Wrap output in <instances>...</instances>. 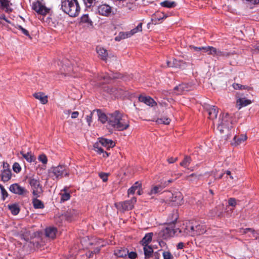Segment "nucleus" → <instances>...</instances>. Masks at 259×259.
I'll list each match as a JSON object with an SVG mask.
<instances>
[{
	"mask_svg": "<svg viewBox=\"0 0 259 259\" xmlns=\"http://www.w3.org/2000/svg\"><path fill=\"white\" fill-rule=\"evenodd\" d=\"M95 112L96 110H93L92 112H91L90 114L87 115L85 117L86 120L89 126L91 125V123L92 122L93 115Z\"/></svg>",
	"mask_w": 259,
	"mask_h": 259,
	"instance_id": "46",
	"label": "nucleus"
},
{
	"mask_svg": "<svg viewBox=\"0 0 259 259\" xmlns=\"http://www.w3.org/2000/svg\"><path fill=\"white\" fill-rule=\"evenodd\" d=\"M205 49L206 50V51H209V55H212L213 57H216L218 58L220 57L228 58L233 55V54L231 52L222 51L213 47H208V48H206Z\"/></svg>",
	"mask_w": 259,
	"mask_h": 259,
	"instance_id": "7",
	"label": "nucleus"
},
{
	"mask_svg": "<svg viewBox=\"0 0 259 259\" xmlns=\"http://www.w3.org/2000/svg\"><path fill=\"white\" fill-rule=\"evenodd\" d=\"M33 97L40 101V103L42 104H46L48 103V97L45 95L44 93L38 92L35 93L33 94Z\"/></svg>",
	"mask_w": 259,
	"mask_h": 259,
	"instance_id": "23",
	"label": "nucleus"
},
{
	"mask_svg": "<svg viewBox=\"0 0 259 259\" xmlns=\"http://www.w3.org/2000/svg\"><path fill=\"white\" fill-rule=\"evenodd\" d=\"M143 249L144 252V254L145 256V259H148L150 257H152L153 249L152 247L150 245H145L143 246Z\"/></svg>",
	"mask_w": 259,
	"mask_h": 259,
	"instance_id": "33",
	"label": "nucleus"
},
{
	"mask_svg": "<svg viewBox=\"0 0 259 259\" xmlns=\"http://www.w3.org/2000/svg\"><path fill=\"white\" fill-rule=\"evenodd\" d=\"M57 230L55 227H48L45 229L46 236L51 239H54L56 237Z\"/></svg>",
	"mask_w": 259,
	"mask_h": 259,
	"instance_id": "24",
	"label": "nucleus"
},
{
	"mask_svg": "<svg viewBox=\"0 0 259 259\" xmlns=\"http://www.w3.org/2000/svg\"><path fill=\"white\" fill-rule=\"evenodd\" d=\"M38 197H34L32 199V204L34 208L35 209H42L44 208L45 206L43 202L37 199Z\"/></svg>",
	"mask_w": 259,
	"mask_h": 259,
	"instance_id": "35",
	"label": "nucleus"
},
{
	"mask_svg": "<svg viewBox=\"0 0 259 259\" xmlns=\"http://www.w3.org/2000/svg\"><path fill=\"white\" fill-rule=\"evenodd\" d=\"M153 235V233H148L146 234L145 236L140 241V244L142 246L149 245V243L152 241Z\"/></svg>",
	"mask_w": 259,
	"mask_h": 259,
	"instance_id": "26",
	"label": "nucleus"
},
{
	"mask_svg": "<svg viewBox=\"0 0 259 259\" xmlns=\"http://www.w3.org/2000/svg\"><path fill=\"white\" fill-rule=\"evenodd\" d=\"M163 256L164 259H172L173 258L172 255L169 251H164L163 252Z\"/></svg>",
	"mask_w": 259,
	"mask_h": 259,
	"instance_id": "51",
	"label": "nucleus"
},
{
	"mask_svg": "<svg viewBox=\"0 0 259 259\" xmlns=\"http://www.w3.org/2000/svg\"><path fill=\"white\" fill-rule=\"evenodd\" d=\"M142 30V23H140L138 26L135 28L131 30L130 32V34L131 36H132L134 34L137 33L138 32H141Z\"/></svg>",
	"mask_w": 259,
	"mask_h": 259,
	"instance_id": "43",
	"label": "nucleus"
},
{
	"mask_svg": "<svg viewBox=\"0 0 259 259\" xmlns=\"http://www.w3.org/2000/svg\"><path fill=\"white\" fill-rule=\"evenodd\" d=\"M160 5L163 7L167 8H172L177 6V4L174 1H170L168 0L164 1L160 3Z\"/></svg>",
	"mask_w": 259,
	"mask_h": 259,
	"instance_id": "36",
	"label": "nucleus"
},
{
	"mask_svg": "<svg viewBox=\"0 0 259 259\" xmlns=\"http://www.w3.org/2000/svg\"><path fill=\"white\" fill-rule=\"evenodd\" d=\"M245 3L250 5H256L259 4V0H243Z\"/></svg>",
	"mask_w": 259,
	"mask_h": 259,
	"instance_id": "53",
	"label": "nucleus"
},
{
	"mask_svg": "<svg viewBox=\"0 0 259 259\" xmlns=\"http://www.w3.org/2000/svg\"><path fill=\"white\" fill-rule=\"evenodd\" d=\"M184 246V243L181 242H179L177 244V248L178 249H182L183 248Z\"/></svg>",
	"mask_w": 259,
	"mask_h": 259,
	"instance_id": "61",
	"label": "nucleus"
},
{
	"mask_svg": "<svg viewBox=\"0 0 259 259\" xmlns=\"http://www.w3.org/2000/svg\"><path fill=\"white\" fill-rule=\"evenodd\" d=\"M128 249L124 247H117L114 250V254L119 257H126L127 255Z\"/></svg>",
	"mask_w": 259,
	"mask_h": 259,
	"instance_id": "17",
	"label": "nucleus"
},
{
	"mask_svg": "<svg viewBox=\"0 0 259 259\" xmlns=\"http://www.w3.org/2000/svg\"><path fill=\"white\" fill-rule=\"evenodd\" d=\"M192 222L193 236L202 234L206 232V226L204 224H199L196 222Z\"/></svg>",
	"mask_w": 259,
	"mask_h": 259,
	"instance_id": "9",
	"label": "nucleus"
},
{
	"mask_svg": "<svg viewBox=\"0 0 259 259\" xmlns=\"http://www.w3.org/2000/svg\"><path fill=\"white\" fill-rule=\"evenodd\" d=\"M141 187V183L137 182L128 190V194H134L138 188Z\"/></svg>",
	"mask_w": 259,
	"mask_h": 259,
	"instance_id": "37",
	"label": "nucleus"
},
{
	"mask_svg": "<svg viewBox=\"0 0 259 259\" xmlns=\"http://www.w3.org/2000/svg\"><path fill=\"white\" fill-rule=\"evenodd\" d=\"M167 186V184L166 183V182H164V183L161 182L160 184L153 186L150 192H149V194L152 195L157 194L161 192L163 190V189L166 187Z\"/></svg>",
	"mask_w": 259,
	"mask_h": 259,
	"instance_id": "18",
	"label": "nucleus"
},
{
	"mask_svg": "<svg viewBox=\"0 0 259 259\" xmlns=\"http://www.w3.org/2000/svg\"><path fill=\"white\" fill-rule=\"evenodd\" d=\"M160 255L158 252H155L154 253V252L153 253L152 256L154 257V258L155 259H159L160 257Z\"/></svg>",
	"mask_w": 259,
	"mask_h": 259,
	"instance_id": "62",
	"label": "nucleus"
},
{
	"mask_svg": "<svg viewBox=\"0 0 259 259\" xmlns=\"http://www.w3.org/2000/svg\"><path fill=\"white\" fill-rule=\"evenodd\" d=\"M87 7L90 8L95 4V0H83Z\"/></svg>",
	"mask_w": 259,
	"mask_h": 259,
	"instance_id": "48",
	"label": "nucleus"
},
{
	"mask_svg": "<svg viewBox=\"0 0 259 259\" xmlns=\"http://www.w3.org/2000/svg\"><path fill=\"white\" fill-rule=\"evenodd\" d=\"M108 175L106 173L101 172L99 174V176L102 179L103 182H106L108 180Z\"/></svg>",
	"mask_w": 259,
	"mask_h": 259,
	"instance_id": "54",
	"label": "nucleus"
},
{
	"mask_svg": "<svg viewBox=\"0 0 259 259\" xmlns=\"http://www.w3.org/2000/svg\"><path fill=\"white\" fill-rule=\"evenodd\" d=\"M22 31V32L26 36H28L29 38H31L30 37V35H29V33L28 32V31L26 29H25V28H22L21 30Z\"/></svg>",
	"mask_w": 259,
	"mask_h": 259,
	"instance_id": "58",
	"label": "nucleus"
},
{
	"mask_svg": "<svg viewBox=\"0 0 259 259\" xmlns=\"http://www.w3.org/2000/svg\"><path fill=\"white\" fill-rule=\"evenodd\" d=\"M38 159L39 161L41 162L43 164H46L48 162V158L45 154H40L38 157Z\"/></svg>",
	"mask_w": 259,
	"mask_h": 259,
	"instance_id": "45",
	"label": "nucleus"
},
{
	"mask_svg": "<svg viewBox=\"0 0 259 259\" xmlns=\"http://www.w3.org/2000/svg\"><path fill=\"white\" fill-rule=\"evenodd\" d=\"M128 258L131 259H135L137 257V254L136 252L132 251L127 253Z\"/></svg>",
	"mask_w": 259,
	"mask_h": 259,
	"instance_id": "55",
	"label": "nucleus"
},
{
	"mask_svg": "<svg viewBox=\"0 0 259 259\" xmlns=\"http://www.w3.org/2000/svg\"><path fill=\"white\" fill-rule=\"evenodd\" d=\"M136 201V198L134 197L130 200H126L120 202L119 205L121 206L123 210H129L132 209L134 208V204Z\"/></svg>",
	"mask_w": 259,
	"mask_h": 259,
	"instance_id": "11",
	"label": "nucleus"
},
{
	"mask_svg": "<svg viewBox=\"0 0 259 259\" xmlns=\"http://www.w3.org/2000/svg\"><path fill=\"white\" fill-rule=\"evenodd\" d=\"M112 11L111 7L107 4H102L98 6V12L102 16H107L110 14Z\"/></svg>",
	"mask_w": 259,
	"mask_h": 259,
	"instance_id": "12",
	"label": "nucleus"
},
{
	"mask_svg": "<svg viewBox=\"0 0 259 259\" xmlns=\"http://www.w3.org/2000/svg\"><path fill=\"white\" fill-rule=\"evenodd\" d=\"M228 204L229 206L235 207L236 204V200L234 198H230L228 199Z\"/></svg>",
	"mask_w": 259,
	"mask_h": 259,
	"instance_id": "50",
	"label": "nucleus"
},
{
	"mask_svg": "<svg viewBox=\"0 0 259 259\" xmlns=\"http://www.w3.org/2000/svg\"><path fill=\"white\" fill-rule=\"evenodd\" d=\"M232 120L228 113L223 114L220 116L216 124L217 130L221 133H228L232 127Z\"/></svg>",
	"mask_w": 259,
	"mask_h": 259,
	"instance_id": "3",
	"label": "nucleus"
},
{
	"mask_svg": "<svg viewBox=\"0 0 259 259\" xmlns=\"http://www.w3.org/2000/svg\"><path fill=\"white\" fill-rule=\"evenodd\" d=\"M10 191L16 194L19 195H24L28 193V191L24 188L20 186L18 184H13L10 186Z\"/></svg>",
	"mask_w": 259,
	"mask_h": 259,
	"instance_id": "10",
	"label": "nucleus"
},
{
	"mask_svg": "<svg viewBox=\"0 0 259 259\" xmlns=\"http://www.w3.org/2000/svg\"><path fill=\"white\" fill-rule=\"evenodd\" d=\"M20 154H21L23 157L28 162L31 163L34 162L35 160V156L30 152L25 153L23 151H21Z\"/></svg>",
	"mask_w": 259,
	"mask_h": 259,
	"instance_id": "32",
	"label": "nucleus"
},
{
	"mask_svg": "<svg viewBox=\"0 0 259 259\" xmlns=\"http://www.w3.org/2000/svg\"><path fill=\"white\" fill-rule=\"evenodd\" d=\"M28 182L32 189V194L34 197H39L43 191L38 179L33 177L27 178Z\"/></svg>",
	"mask_w": 259,
	"mask_h": 259,
	"instance_id": "4",
	"label": "nucleus"
},
{
	"mask_svg": "<svg viewBox=\"0 0 259 259\" xmlns=\"http://www.w3.org/2000/svg\"><path fill=\"white\" fill-rule=\"evenodd\" d=\"M175 93L177 95L183 94L185 91L189 90V87L186 83H182L176 86L174 89Z\"/></svg>",
	"mask_w": 259,
	"mask_h": 259,
	"instance_id": "16",
	"label": "nucleus"
},
{
	"mask_svg": "<svg viewBox=\"0 0 259 259\" xmlns=\"http://www.w3.org/2000/svg\"><path fill=\"white\" fill-rule=\"evenodd\" d=\"M50 173L51 175H53L52 177H55L56 179H60L64 176H68L69 174L64 165H58L52 167Z\"/></svg>",
	"mask_w": 259,
	"mask_h": 259,
	"instance_id": "5",
	"label": "nucleus"
},
{
	"mask_svg": "<svg viewBox=\"0 0 259 259\" xmlns=\"http://www.w3.org/2000/svg\"><path fill=\"white\" fill-rule=\"evenodd\" d=\"M205 109L208 112L209 119L213 120L216 118L218 113V108L217 107L212 105H207L205 106Z\"/></svg>",
	"mask_w": 259,
	"mask_h": 259,
	"instance_id": "13",
	"label": "nucleus"
},
{
	"mask_svg": "<svg viewBox=\"0 0 259 259\" xmlns=\"http://www.w3.org/2000/svg\"><path fill=\"white\" fill-rule=\"evenodd\" d=\"M127 9L131 11H134L136 9V5L133 3H127L126 5Z\"/></svg>",
	"mask_w": 259,
	"mask_h": 259,
	"instance_id": "49",
	"label": "nucleus"
},
{
	"mask_svg": "<svg viewBox=\"0 0 259 259\" xmlns=\"http://www.w3.org/2000/svg\"><path fill=\"white\" fill-rule=\"evenodd\" d=\"M170 121H171V120L169 118L166 117H163L162 118H158L156 120V122L158 124H162H162H169Z\"/></svg>",
	"mask_w": 259,
	"mask_h": 259,
	"instance_id": "41",
	"label": "nucleus"
},
{
	"mask_svg": "<svg viewBox=\"0 0 259 259\" xmlns=\"http://www.w3.org/2000/svg\"><path fill=\"white\" fill-rule=\"evenodd\" d=\"M109 125L118 131L125 130L130 126L127 117L118 111L109 114Z\"/></svg>",
	"mask_w": 259,
	"mask_h": 259,
	"instance_id": "1",
	"label": "nucleus"
},
{
	"mask_svg": "<svg viewBox=\"0 0 259 259\" xmlns=\"http://www.w3.org/2000/svg\"><path fill=\"white\" fill-rule=\"evenodd\" d=\"M12 173L10 169L3 170L1 174V179L4 182H8L11 179Z\"/></svg>",
	"mask_w": 259,
	"mask_h": 259,
	"instance_id": "27",
	"label": "nucleus"
},
{
	"mask_svg": "<svg viewBox=\"0 0 259 259\" xmlns=\"http://www.w3.org/2000/svg\"><path fill=\"white\" fill-rule=\"evenodd\" d=\"M9 208L13 215H17L20 211V208L16 204L9 205Z\"/></svg>",
	"mask_w": 259,
	"mask_h": 259,
	"instance_id": "38",
	"label": "nucleus"
},
{
	"mask_svg": "<svg viewBox=\"0 0 259 259\" xmlns=\"http://www.w3.org/2000/svg\"><path fill=\"white\" fill-rule=\"evenodd\" d=\"M0 188L1 189L2 194L3 195H4L5 194H6L7 195H8L7 191L5 190L4 187L1 185H0Z\"/></svg>",
	"mask_w": 259,
	"mask_h": 259,
	"instance_id": "63",
	"label": "nucleus"
},
{
	"mask_svg": "<svg viewBox=\"0 0 259 259\" xmlns=\"http://www.w3.org/2000/svg\"><path fill=\"white\" fill-rule=\"evenodd\" d=\"M179 215L177 211H173L168 216L167 221L168 224L173 225L178 219Z\"/></svg>",
	"mask_w": 259,
	"mask_h": 259,
	"instance_id": "28",
	"label": "nucleus"
},
{
	"mask_svg": "<svg viewBox=\"0 0 259 259\" xmlns=\"http://www.w3.org/2000/svg\"><path fill=\"white\" fill-rule=\"evenodd\" d=\"M167 16L163 12H157L155 13L152 16V20L153 23L156 24L158 21H159L164 18H166Z\"/></svg>",
	"mask_w": 259,
	"mask_h": 259,
	"instance_id": "22",
	"label": "nucleus"
},
{
	"mask_svg": "<svg viewBox=\"0 0 259 259\" xmlns=\"http://www.w3.org/2000/svg\"><path fill=\"white\" fill-rule=\"evenodd\" d=\"M13 169L15 172L19 173L21 170V167L18 162H15L13 165Z\"/></svg>",
	"mask_w": 259,
	"mask_h": 259,
	"instance_id": "47",
	"label": "nucleus"
},
{
	"mask_svg": "<svg viewBox=\"0 0 259 259\" xmlns=\"http://www.w3.org/2000/svg\"><path fill=\"white\" fill-rule=\"evenodd\" d=\"M131 36V34H130V32H121L119 33L118 35L115 37V39L116 41H120L122 39H125Z\"/></svg>",
	"mask_w": 259,
	"mask_h": 259,
	"instance_id": "39",
	"label": "nucleus"
},
{
	"mask_svg": "<svg viewBox=\"0 0 259 259\" xmlns=\"http://www.w3.org/2000/svg\"><path fill=\"white\" fill-rule=\"evenodd\" d=\"M9 165L7 162H3V170H5V169H10L9 168Z\"/></svg>",
	"mask_w": 259,
	"mask_h": 259,
	"instance_id": "64",
	"label": "nucleus"
},
{
	"mask_svg": "<svg viewBox=\"0 0 259 259\" xmlns=\"http://www.w3.org/2000/svg\"><path fill=\"white\" fill-rule=\"evenodd\" d=\"M191 158L189 156H185L184 160L180 163V165L184 167H187L191 163Z\"/></svg>",
	"mask_w": 259,
	"mask_h": 259,
	"instance_id": "42",
	"label": "nucleus"
},
{
	"mask_svg": "<svg viewBox=\"0 0 259 259\" xmlns=\"http://www.w3.org/2000/svg\"><path fill=\"white\" fill-rule=\"evenodd\" d=\"M96 51L99 56L102 60L104 61L107 60L108 53L106 50L102 47H97L96 48Z\"/></svg>",
	"mask_w": 259,
	"mask_h": 259,
	"instance_id": "29",
	"label": "nucleus"
},
{
	"mask_svg": "<svg viewBox=\"0 0 259 259\" xmlns=\"http://www.w3.org/2000/svg\"><path fill=\"white\" fill-rule=\"evenodd\" d=\"M178 160L177 158L169 157L167 159V161L169 163H173Z\"/></svg>",
	"mask_w": 259,
	"mask_h": 259,
	"instance_id": "57",
	"label": "nucleus"
},
{
	"mask_svg": "<svg viewBox=\"0 0 259 259\" xmlns=\"http://www.w3.org/2000/svg\"><path fill=\"white\" fill-rule=\"evenodd\" d=\"M139 100L140 102H143L145 104L151 107H153L156 105V103L154 100L150 97L140 96L139 97Z\"/></svg>",
	"mask_w": 259,
	"mask_h": 259,
	"instance_id": "15",
	"label": "nucleus"
},
{
	"mask_svg": "<svg viewBox=\"0 0 259 259\" xmlns=\"http://www.w3.org/2000/svg\"><path fill=\"white\" fill-rule=\"evenodd\" d=\"M185 227L182 228V229H177L176 230L172 229L173 231L174 234H175L177 232V231L181 234H182V236L185 237L186 236H193V222H186L184 225Z\"/></svg>",
	"mask_w": 259,
	"mask_h": 259,
	"instance_id": "8",
	"label": "nucleus"
},
{
	"mask_svg": "<svg viewBox=\"0 0 259 259\" xmlns=\"http://www.w3.org/2000/svg\"><path fill=\"white\" fill-rule=\"evenodd\" d=\"M99 144H101L103 146L105 147L107 149L113 147L115 145V143L112 140L105 138L100 139Z\"/></svg>",
	"mask_w": 259,
	"mask_h": 259,
	"instance_id": "21",
	"label": "nucleus"
},
{
	"mask_svg": "<svg viewBox=\"0 0 259 259\" xmlns=\"http://www.w3.org/2000/svg\"><path fill=\"white\" fill-rule=\"evenodd\" d=\"M247 139V137L245 135H241L239 136H235L233 138V144L238 145L244 142Z\"/></svg>",
	"mask_w": 259,
	"mask_h": 259,
	"instance_id": "34",
	"label": "nucleus"
},
{
	"mask_svg": "<svg viewBox=\"0 0 259 259\" xmlns=\"http://www.w3.org/2000/svg\"><path fill=\"white\" fill-rule=\"evenodd\" d=\"M233 87L235 90H238V89L249 90V88L247 86L242 85L239 83H234L233 84Z\"/></svg>",
	"mask_w": 259,
	"mask_h": 259,
	"instance_id": "44",
	"label": "nucleus"
},
{
	"mask_svg": "<svg viewBox=\"0 0 259 259\" xmlns=\"http://www.w3.org/2000/svg\"><path fill=\"white\" fill-rule=\"evenodd\" d=\"M79 115V113L77 111H74L71 114V118H76L78 117Z\"/></svg>",
	"mask_w": 259,
	"mask_h": 259,
	"instance_id": "60",
	"label": "nucleus"
},
{
	"mask_svg": "<svg viewBox=\"0 0 259 259\" xmlns=\"http://www.w3.org/2000/svg\"><path fill=\"white\" fill-rule=\"evenodd\" d=\"M32 9L35 11L38 14L42 16H46L51 12V9L47 7L45 5L42 4L38 1L33 3Z\"/></svg>",
	"mask_w": 259,
	"mask_h": 259,
	"instance_id": "6",
	"label": "nucleus"
},
{
	"mask_svg": "<svg viewBox=\"0 0 259 259\" xmlns=\"http://www.w3.org/2000/svg\"><path fill=\"white\" fill-rule=\"evenodd\" d=\"M96 112L97 113L98 120L102 123H105L107 121L109 124V114L108 115L105 114L104 113L102 112L100 109L96 110Z\"/></svg>",
	"mask_w": 259,
	"mask_h": 259,
	"instance_id": "19",
	"label": "nucleus"
},
{
	"mask_svg": "<svg viewBox=\"0 0 259 259\" xmlns=\"http://www.w3.org/2000/svg\"><path fill=\"white\" fill-rule=\"evenodd\" d=\"M60 6L62 11L71 17L77 16L80 11L77 0H61Z\"/></svg>",
	"mask_w": 259,
	"mask_h": 259,
	"instance_id": "2",
	"label": "nucleus"
},
{
	"mask_svg": "<svg viewBox=\"0 0 259 259\" xmlns=\"http://www.w3.org/2000/svg\"><path fill=\"white\" fill-rule=\"evenodd\" d=\"M59 195L61 196V202H64L69 200L71 196L70 193L68 191V188L67 187H65L61 190Z\"/></svg>",
	"mask_w": 259,
	"mask_h": 259,
	"instance_id": "14",
	"label": "nucleus"
},
{
	"mask_svg": "<svg viewBox=\"0 0 259 259\" xmlns=\"http://www.w3.org/2000/svg\"><path fill=\"white\" fill-rule=\"evenodd\" d=\"M209 46L208 47H193V48L194 49V50H195L196 51H201V50H203L205 52H207L208 53H209V51H206L205 49H206V48H208Z\"/></svg>",
	"mask_w": 259,
	"mask_h": 259,
	"instance_id": "56",
	"label": "nucleus"
},
{
	"mask_svg": "<svg viewBox=\"0 0 259 259\" xmlns=\"http://www.w3.org/2000/svg\"><path fill=\"white\" fill-rule=\"evenodd\" d=\"M9 6V2L8 0H0V6L3 8Z\"/></svg>",
	"mask_w": 259,
	"mask_h": 259,
	"instance_id": "52",
	"label": "nucleus"
},
{
	"mask_svg": "<svg viewBox=\"0 0 259 259\" xmlns=\"http://www.w3.org/2000/svg\"><path fill=\"white\" fill-rule=\"evenodd\" d=\"M251 103L250 100L246 99L245 98H239L236 101V105L238 109H240L242 107L246 106Z\"/></svg>",
	"mask_w": 259,
	"mask_h": 259,
	"instance_id": "20",
	"label": "nucleus"
},
{
	"mask_svg": "<svg viewBox=\"0 0 259 259\" xmlns=\"http://www.w3.org/2000/svg\"><path fill=\"white\" fill-rule=\"evenodd\" d=\"M1 20H4L7 23H11V22L6 18L5 15L4 14L0 15V21Z\"/></svg>",
	"mask_w": 259,
	"mask_h": 259,
	"instance_id": "59",
	"label": "nucleus"
},
{
	"mask_svg": "<svg viewBox=\"0 0 259 259\" xmlns=\"http://www.w3.org/2000/svg\"><path fill=\"white\" fill-rule=\"evenodd\" d=\"M183 200V197L181 193L178 192L172 194L171 201L176 203L177 205H181Z\"/></svg>",
	"mask_w": 259,
	"mask_h": 259,
	"instance_id": "31",
	"label": "nucleus"
},
{
	"mask_svg": "<svg viewBox=\"0 0 259 259\" xmlns=\"http://www.w3.org/2000/svg\"><path fill=\"white\" fill-rule=\"evenodd\" d=\"M167 65L169 67H179L182 68L185 65V63L183 61H179L176 59H174L172 63L170 61H167Z\"/></svg>",
	"mask_w": 259,
	"mask_h": 259,
	"instance_id": "25",
	"label": "nucleus"
},
{
	"mask_svg": "<svg viewBox=\"0 0 259 259\" xmlns=\"http://www.w3.org/2000/svg\"><path fill=\"white\" fill-rule=\"evenodd\" d=\"M94 149L95 151H96L98 154H103V157H107L109 155V153L104 151V150L99 146V144L98 143H96L94 145Z\"/></svg>",
	"mask_w": 259,
	"mask_h": 259,
	"instance_id": "30",
	"label": "nucleus"
},
{
	"mask_svg": "<svg viewBox=\"0 0 259 259\" xmlns=\"http://www.w3.org/2000/svg\"><path fill=\"white\" fill-rule=\"evenodd\" d=\"M248 232H250L252 233L253 237L257 238V235L256 232L252 228H246V229H241L239 232L241 233L246 234Z\"/></svg>",
	"mask_w": 259,
	"mask_h": 259,
	"instance_id": "40",
	"label": "nucleus"
}]
</instances>
